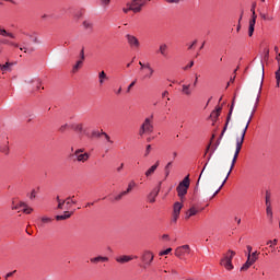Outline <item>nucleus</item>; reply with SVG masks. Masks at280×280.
Segmentation results:
<instances>
[{
    "label": "nucleus",
    "mask_w": 280,
    "mask_h": 280,
    "mask_svg": "<svg viewBox=\"0 0 280 280\" xmlns=\"http://www.w3.org/2000/svg\"><path fill=\"white\" fill-rule=\"evenodd\" d=\"M162 240H170V235L163 234V235H162Z\"/></svg>",
    "instance_id": "69168bd1"
},
{
    "label": "nucleus",
    "mask_w": 280,
    "mask_h": 280,
    "mask_svg": "<svg viewBox=\"0 0 280 280\" xmlns=\"http://www.w3.org/2000/svg\"><path fill=\"white\" fill-rule=\"evenodd\" d=\"M167 3H179L178 0H165Z\"/></svg>",
    "instance_id": "680f3d73"
},
{
    "label": "nucleus",
    "mask_w": 280,
    "mask_h": 280,
    "mask_svg": "<svg viewBox=\"0 0 280 280\" xmlns=\"http://www.w3.org/2000/svg\"><path fill=\"white\" fill-rule=\"evenodd\" d=\"M73 130H75L77 132H83L84 126L82 124H78L73 127Z\"/></svg>",
    "instance_id": "ea45409f"
},
{
    "label": "nucleus",
    "mask_w": 280,
    "mask_h": 280,
    "mask_svg": "<svg viewBox=\"0 0 280 280\" xmlns=\"http://www.w3.org/2000/svg\"><path fill=\"white\" fill-rule=\"evenodd\" d=\"M75 198V196H72V197H68L66 199V205L69 206V205H77L78 201L73 200Z\"/></svg>",
    "instance_id": "4c0bfd02"
},
{
    "label": "nucleus",
    "mask_w": 280,
    "mask_h": 280,
    "mask_svg": "<svg viewBox=\"0 0 280 280\" xmlns=\"http://www.w3.org/2000/svg\"><path fill=\"white\" fill-rule=\"evenodd\" d=\"M246 248H247V255H253V246L247 245Z\"/></svg>",
    "instance_id": "3c124183"
},
{
    "label": "nucleus",
    "mask_w": 280,
    "mask_h": 280,
    "mask_svg": "<svg viewBox=\"0 0 280 280\" xmlns=\"http://www.w3.org/2000/svg\"><path fill=\"white\" fill-rule=\"evenodd\" d=\"M102 136L105 137L107 143H113V140H110V136H108V133L102 131Z\"/></svg>",
    "instance_id": "79ce46f5"
},
{
    "label": "nucleus",
    "mask_w": 280,
    "mask_h": 280,
    "mask_svg": "<svg viewBox=\"0 0 280 280\" xmlns=\"http://www.w3.org/2000/svg\"><path fill=\"white\" fill-rule=\"evenodd\" d=\"M250 21H254V24L257 22V14L256 13H253Z\"/></svg>",
    "instance_id": "13d9d810"
},
{
    "label": "nucleus",
    "mask_w": 280,
    "mask_h": 280,
    "mask_svg": "<svg viewBox=\"0 0 280 280\" xmlns=\"http://www.w3.org/2000/svg\"><path fill=\"white\" fill-rule=\"evenodd\" d=\"M83 27H84V30H93V23H91L89 21H84Z\"/></svg>",
    "instance_id": "58836bf2"
},
{
    "label": "nucleus",
    "mask_w": 280,
    "mask_h": 280,
    "mask_svg": "<svg viewBox=\"0 0 280 280\" xmlns=\"http://www.w3.org/2000/svg\"><path fill=\"white\" fill-rule=\"evenodd\" d=\"M152 119H154V116L144 119L139 130L140 137H143L144 135H152V132H154V122Z\"/></svg>",
    "instance_id": "f03ea898"
},
{
    "label": "nucleus",
    "mask_w": 280,
    "mask_h": 280,
    "mask_svg": "<svg viewBox=\"0 0 280 280\" xmlns=\"http://www.w3.org/2000/svg\"><path fill=\"white\" fill-rule=\"evenodd\" d=\"M170 253H172V248H171V247L167 248L166 250L161 252L160 255H161V256H163V255H170Z\"/></svg>",
    "instance_id": "49530a36"
},
{
    "label": "nucleus",
    "mask_w": 280,
    "mask_h": 280,
    "mask_svg": "<svg viewBox=\"0 0 280 280\" xmlns=\"http://www.w3.org/2000/svg\"><path fill=\"white\" fill-rule=\"evenodd\" d=\"M32 211H34V209H32V208H25V209L23 210V213L30 214V213H32Z\"/></svg>",
    "instance_id": "603ef678"
},
{
    "label": "nucleus",
    "mask_w": 280,
    "mask_h": 280,
    "mask_svg": "<svg viewBox=\"0 0 280 280\" xmlns=\"http://www.w3.org/2000/svg\"><path fill=\"white\" fill-rule=\"evenodd\" d=\"M161 162L156 161L155 164H153L149 170H147V172L144 173V176H147V178H150V176H152V174L156 172Z\"/></svg>",
    "instance_id": "ddd939ff"
},
{
    "label": "nucleus",
    "mask_w": 280,
    "mask_h": 280,
    "mask_svg": "<svg viewBox=\"0 0 280 280\" xmlns=\"http://www.w3.org/2000/svg\"><path fill=\"white\" fill-rule=\"evenodd\" d=\"M265 205H266V207H271V205H270V192L269 191H266Z\"/></svg>",
    "instance_id": "e433bc0d"
},
{
    "label": "nucleus",
    "mask_w": 280,
    "mask_h": 280,
    "mask_svg": "<svg viewBox=\"0 0 280 280\" xmlns=\"http://www.w3.org/2000/svg\"><path fill=\"white\" fill-rule=\"evenodd\" d=\"M126 38H127V43L133 49H139V47H141V43H139V38H137L136 36L128 34L126 35Z\"/></svg>",
    "instance_id": "1a4fd4ad"
},
{
    "label": "nucleus",
    "mask_w": 280,
    "mask_h": 280,
    "mask_svg": "<svg viewBox=\"0 0 280 280\" xmlns=\"http://www.w3.org/2000/svg\"><path fill=\"white\" fill-rule=\"evenodd\" d=\"M51 223V218L43 217L39 226L43 228L45 224Z\"/></svg>",
    "instance_id": "7c9ffc66"
},
{
    "label": "nucleus",
    "mask_w": 280,
    "mask_h": 280,
    "mask_svg": "<svg viewBox=\"0 0 280 280\" xmlns=\"http://www.w3.org/2000/svg\"><path fill=\"white\" fill-rule=\"evenodd\" d=\"M133 187H137V183L135 180H130L127 189L125 190V194H127V195L130 194V191H132Z\"/></svg>",
    "instance_id": "a878e982"
},
{
    "label": "nucleus",
    "mask_w": 280,
    "mask_h": 280,
    "mask_svg": "<svg viewBox=\"0 0 280 280\" xmlns=\"http://www.w3.org/2000/svg\"><path fill=\"white\" fill-rule=\"evenodd\" d=\"M136 84H137V81L131 82V83L128 85V88H127V93H130L132 86H135Z\"/></svg>",
    "instance_id": "c03bdc74"
},
{
    "label": "nucleus",
    "mask_w": 280,
    "mask_h": 280,
    "mask_svg": "<svg viewBox=\"0 0 280 280\" xmlns=\"http://www.w3.org/2000/svg\"><path fill=\"white\" fill-rule=\"evenodd\" d=\"M151 150H152V145H151V144H148V145H147V149H145L144 156H148V155L150 154Z\"/></svg>",
    "instance_id": "37998d69"
},
{
    "label": "nucleus",
    "mask_w": 280,
    "mask_h": 280,
    "mask_svg": "<svg viewBox=\"0 0 280 280\" xmlns=\"http://www.w3.org/2000/svg\"><path fill=\"white\" fill-rule=\"evenodd\" d=\"M189 189V176H186L177 186V194L183 200L187 196V190Z\"/></svg>",
    "instance_id": "39448f33"
},
{
    "label": "nucleus",
    "mask_w": 280,
    "mask_h": 280,
    "mask_svg": "<svg viewBox=\"0 0 280 280\" xmlns=\"http://www.w3.org/2000/svg\"><path fill=\"white\" fill-rule=\"evenodd\" d=\"M142 261L147 264V266H150L152 261H154V255L150 252H144L142 255Z\"/></svg>",
    "instance_id": "f8f14e48"
},
{
    "label": "nucleus",
    "mask_w": 280,
    "mask_h": 280,
    "mask_svg": "<svg viewBox=\"0 0 280 280\" xmlns=\"http://www.w3.org/2000/svg\"><path fill=\"white\" fill-rule=\"evenodd\" d=\"M82 65H84V61L78 60L77 63L72 67V73H78V71L82 69Z\"/></svg>",
    "instance_id": "6ab92c4d"
},
{
    "label": "nucleus",
    "mask_w": 280,
    "mask_h": 280,
    "mask_svg": "<svg viewBox=\"0 0 280 280\" xmlns=\"http://www.w3.org/2000/svg\"><path fill=\"white\" fill-rule=\"evenodd\" d=\"M10 67H12V63L5 62L4 65H0L1 71H10Z\"/></svg>",
    "instance_id": "c9c22d12"
},
{
    "label": "nucleus",
    "mask_w": 280,
    "mask_h": 280,
    "mask_svg": "<svg viewBox=\"0 0 280 280\" xmlns=\"http://www.w3.org/2000/svg\"><path fill=\"white\" fill-rule=\"evenodd\" d=\"M198 74L195 75V81H194V86H196L198 84Z\"/></svg>",
    "instance_id": "e2e57ef3"
},
{
    "label": "nucleus",
    "mask_w": 280,
    "mask_h": 280,
    "mask_svg": "<svg viewBox=\"0 0 280 280\" xmlns=\"http://www.w3.org/2000/svg\"><path fill=\"white\" fill-rule=\"evenodd\" d=\"M14 272H16V270L7 273V275L4 276V279H10V277H12V275H14Z\"/></svg>",
    "instance_id": "6e6d98bb"
},
{
    "label": "nucleus",
    "mask_w": 280,
    "mask_h": 280,
    "mask_svg": "<svg viewBox=\"0 0 280 280\" xmlns=\"http://www.w3.org/2000/svg\"><path fill=\"white\" fill-rule=\"evenodd\" d=\"M233 106H235V101H233L231 107H230V112H229V115H228V118H226V122H225V126L221 132V136H220V139H222L224 137V132H226V128H229V121H231V115H233Z\"/></svg>",
    "instance_id": "9d476101"
},
{
    "label": "nucleus",
    "mask_w": 280,
    "mask_h": 280,
    "mask_svg": "<svg viewBox=\"0 0 280 280\" xmlns=\"http://www.w3.org/2000/svg\"><path fill=\"white\" fill-rule=\"evenodd\" d=\"M194 67V61H190L186 67H184V71H187V69H191Z\"/></svg>",
    "instance_id": "8fccbe9b"
},
{
    "label": "nucleus",
    "mask_w": 280,
    "mask_h": 280,
    "mask_svg": "<svg viewBox=\"0 0 280 280\" xmlns=\"http://www.w3.org/2000/svg\"><path fill=\"white\" fill-rule=\"evenodd\" d=\"M233 257H235V252L228 250L226 254L223 255V258L220 260V266H224L225 270H233L235 268L233 266Z\"/></svg>",
    "instance_id": "7ed1b4c3"
},
{
    "label": "nucleus",
    "mask_w": 280,
    "mask_h": 280,
    "mask_svg": "<svg viewBox=\"0 0 280 280\" xmlns=\"http://www.w3.org/2000/svg\"><path fill=\"white\" fill-rule=\"evenodd\" d=\"M254 32H255V20L249 21L248 36H253Z\"/></svg>",
    "instance_id": "c756f323"
},
{
    "label": "nucleus",
    "mask_w": 280,
    "mask_h": 280,
    "mask_svg": "<svg viewBox=\"0 0 280 280\" xmlns=\"http://www.w3.org/2000/svg\"><path fill=\"white\" fill-rule=\"evenodd\" d=\"M179 217H180L179 214H173L172 222H173L174 224H176V222H178V218H179Z\"/></svg>",
    "instance_id": "de8ad7c7"
},
{
    "label": "nucleus",
    "mask_w": 280,
    "mask_h": 280,
    "mask_svg": "<svg viewBox=\"0 0 280 280\" xmlns=\"http://www.w3.org/2000/svg\"><path fill=\"white\" fill-rule=\"evenodd\" d=\"M250 266H253V262H250V260H246V262L241 267V272H246Z\"/></svg>",
    "instance_id": "cd10ccee"
},
{
    "label": "nucleus",
    "mask_w": 280,
    "mask_h": 280,
    "mask_svg": "<svg viewBox=\"0 0 280 280\" xmlns=\"http://www.w3.org/2000/svg\"><path fill=\"white\" fill-rule=\"evenodd\" d=\"M0 36H8L9 38H16L13 33H9L5 28L0 27Z\"/></svg>",
    "instance_id": "4be33fe9"
},
{
    "label": "nucleus",
    "mask_w": 280,
    "mask_h": 280,
    "mask_svg": "<svg viewBox=\"0 0 280 280\" xmlns=\"http://www.w3.org/2000/svg\"><path fill=\"white\" fill-rule=\"evenodd\" d=\"M124 196H128V194L124 190L121 191L120 194H118L116 197H115V200L117 202H119V200H121V198H124Z\"/></svg>",
    "instance_id": "a19ab883"
},
{
    "label": "nucleus",
    "mask_w": 280,
    "mask_h": 280,
    "mask_svg": "<svg viewBox=\"0 0 280 280\" xmlns=\"http://www.w3.org/2000/svg\"><path fill=\"white\" fill-rule=\"evenodd\" d=\"M198 213V210L196 208H190L187 212H186V220H189V218H191L192 215H196Z\"/></svg>",
    "instance_id": "5701e85b"
},
{
    "label": "nucleus",
    "mask_w": 280,
    "mask_h": 280,
    "mask_svg": "<svg viewBox=\"0 0 280 280\" xmlns=\"http://www.w3.org/2000/svg\"><path fill=\"white\" fill-rule=\"evenodd\" d=\"M122 12L128 14V12H132V2H127L126 7L122 8Z\"/></svg>",
    "instance_id": "2f4dec72"
},
{
    "label": "nucleus",
    "mask_w": 280,
    "mask_h": 280,
    "mask_svg": "<svg viewBox=\"0 0 280 280\" xmlns=\"http://www.w3.org/2000/svg\"><path fill=\"white\" fill-rule=\"evenodd\" d=\"M90 261H91V264H100V261H102V262L108 261V257L97 256V257L91 258Z\"/></svg>",
    "instance_id": "f3484780"
},
{
    "label": "nucleus",
    "mask_w": 280,
    "mask_h": 280,
    "mask_svg": "<svg viewBox=\"0 0 280 280\" xmlns=\"http://www.w3.org/2000/svg\"><path fill=\"white\" fill-rule=\"evenodd\" d=\"M235 163H237V159L236 158H233L232 160V164H231V167H230V171L225 177V179L223 180L222 185L219 187V189L213 194L212 198H215V196H218V194H220L222 187H224V185H226V180H229V176H231V172H233V167H235Z\"/></svg>",
    "instance_id": "6e6552de"
},
{
    "label": "nucleus",
    "mask_w": 280,
    "mask_h": 280,
    "mask_svg": "<svg viewBox=\"0 0 280 280\" xmlns=\"http://www.w3.org/2000/svg\"><path fill=\"white\" fill-rule=\"evenodd\" d=\"M189 253H191L189 245H183L175 249V256L179 259H183L185 255H189Z\"/></svg>",
    "instance_id": "0eeeda50"
},
{
    "label": "nucleus",
    "mask_w": 280,
    "mask_h": 280,
    "mask_svg": "<svg viewBox=\"0 0 280 280\" xmlns=\"http://www.w3.org/2000/svg\"><path fill=\"white\" fill-rule=\"evenodd\" d=\"M191 84H188V85H182V93L184 94V95H191Z\"/></svg>",
    "instance_id": "aec40b11"
},
{
    "label": "nucleus",
    "mask_w": 280,
    "mask_h": 280,
    "mask_svg": "<svg viewBox=\"0 0 280 280\" xmlns=\"http://www.w3.org/2000/svg\"><path fill=\"white\" fill-rule=\"evenodd\" d=\"M20 49H21V51L24 50V54H28V55H32V54H34V51H36V48L33 47V46H31V47H21Z\"/></svg>",
    "instance_id": "393cba45"
},
{
    "label": "nucleus",
    "mask_w": 280,
    "mask_h": 280,
    "mask_svg": "<svg viewBox=\"0 0 280 280\" xmlns=\"http://www.w3.org/2000/svg\"><path fill=\"white\" fill-rule=\"evenodd\" d=\"M80 58L84 62V48L80 51Z\"/></svg>",
    "instance_id": "4d7b16f0"
},
{
    "label": "nucleus",
    "mask_w": 280,
    "mask_h": 280,
    "mask_svg": "<svg viewBox=\"0 0 280 280\" xmlns=\"http://www.w3.org/2000/svg\"><path fill=\"white\" fill-rule=\"evenodd\" d=\"M276 60H277L278 62H280V52L277 54Z\"/></svg>",
    "instance_id": "774afa93"
},
{
    "label": "nucleus",
    "mask_w": 280,
    "mask_h": 280,
    "mask_svg": "<svg viewBox=\"0 0 280 280\" xmlns=\"http://www.w3.org/2000/svg\"><path fill=\"white\" fill-rule=\"evenodd\" d=\"M89 153H84V149H77L69 158L75 163H86L90 159Z\"/></svg>",
    "instance_id": "20e7f679"
},
{
    "label": "nucleus",
    "mask_w": 280,
    "mask_h": 280,
    "mask_svg": "<svg viewBox=\"0 0 280 280\" xmlns=\"http://www.w3.org/2000/svg\"><path fill=\"white\" fill-rule=\"evenodd\" d=\"M103 5H108L110 3V0H101Z\"/></svg>",
    "instance_id": "052dcab7"
},
{
    "label": "nucleus",
    "mask_w": 280,
    "mask_h": 280,
    "mask_svg": "<svg viewBox=\"0 0 280 280\" xmlns=\"http://www.w3.org/2000/svg\"><path fill=\"white\" fill-rule=\"evenodd\" d=\"M67 128H69V125H68V124L62 125V126L59 128V132H65V130H67Z\"/></svg>",
    "instance_id": "a18cd8bd"
},
{
    "label": "nucleus",
    "mask_w": 280,
    "mask_h": 280,
    "mask_svg": "<svg viewBox=\"0 0 280 280\" xmlns=\"http://www.w3.org/2000/svg\"><path fill=\"white\" fill-rule=\"evenodd\" d=\"M161 185L162 183H159L158 188H154L151 194L149 195V202H156V196H159V192L161 191Z\"/></svg>",
    "instance_id": "9b49d317"
},
{
    "label": "nucleus",
    "mask_w": 280,
    "mask_h": 280,
    "mask_svg": "<svg viewBox=\"0 0 280 280\" xmlns=\"http://www.w3.org/2000/svg\"><path fill=\"white\" fill-rule=\"evenodd\" d=\"M220 113H222V107H217L215 110H213L211 113L210 117L219 118L220 117Z\"/></svg>",
    "instance_id": "473e14b6"
},
{
    "label": "nucleus",
    "mask_w": 280,
    "mask_h": 280,
    "mask_svg": "<svg viewBox=\"0 0 280 280\" xmlns=\"http://www.w3.org/2000/svg\"><path fill=\"white\" fill-rule=\"evenodd\" d=\"M172 165H173V162H168L165 167H164V172H165V177L167 178V176H170V172L172 170Z\"/></svg>",
    "instance_id": "c85d7f7f"
},
{
    "label": "nucleus",
    "mask_w": 280,
    "mask_h": 280,
    "mask_svg": "<svg viewBox=\"0 0 280 280\" xmlns=\"http://www.w3.org/2000/svg\"><path fill=\"white\" fill-rule=\"evenodd\" d=\"M266 213H267V218H269V221L272 222V218H273L272 206L266 207Z\"/></svg>",
    "instance_id": "bb28decb"
},
{
    "label": "nucleus",
    "mask_w": 280,
    "mask_h": 280,
    "mask_svg": "<svg viewBox=\"0 0 280 280\" xmlns=\"http://www.w3.org/2000/svg\"><path fill=\"white\" fill-rule=\"evenodd\" d=\"M131 5H132V12L133 14H139L150 3V0H131Z\"/></svg>",
    "instance_id": "423d86ee"
},
{
    "label": "nucleus",
    "mask_w": 280,
    "mask_h": 280,
    "mask_svg": "<svg viewBox=\"0 0 280 280\" xmlns=\"http://www.w3.org/2000/svg\"><path fill=\"white\" fill-rule=\"evenodd\" d=\"M183 209V203L180 202H175L173 206V214L174 215H180V210Z\"/></svg>",
    "instance_id": "dca6fc26"
},
{
    "label": "nucleus",
    "mask_w": 280,
    "mask_h": 280,
    "mask_svg": "<svg viewBox=\"0 0 280 280\" xmlns=\"http://www.w3.org/2000/svg\"><path fill=\"white\" fill-rule=\"evenodd\" d=\"M167 95H170V92H167V91H164V92L162 93V97H167Z\"/></svg>",
    "instance_id": "0e129e2a"
},
{
    "label": "nucleus",
    "mask_w": 280,
    "mask_h": 280,
    "mask_svg": "<svg viewBox=\"0 0 280 280\" xmlns=\"http://www.w3.org/2000/svg\"><path fill=\"white\" fill-rule=\"evenodd\" d=\"M132 259H137V256L132 257V256H119L116 258V261L118 264H128V261H132Z\"/></svg>",
    "instance_id": "4468645a"
},
{
    "label": "nucleus",
    "mask_w": 280,
    "mask_h": 280,
    "mask_svg": "<svg viewBox=\"0 0 280 280\" xmlns=\"http://www.w3.org/2000/svg\"><path fill=\"white\" fill-rule=\"evenodd\" d=\"M104 80H108V75H106V72L101 71L98 73V83L102 86V84H104Z\"/></svg>",
    "instance_id": "412c9836"
},
{
    "label": "nucleus",
    "mask_w": 280,
    "mask_h": 280,
    "mask_svg": "<svg viewBox=\"0 0 280 280\" xmlns=\"http://www.w3.org/2000/svg\"><path fill=\"white\" fill-rule=\"evenodd\" d=\"M34 198H36V190L33 189L31 192L30 199L34 200Z\"/></svg>",
    "instance_id": "864d4df0"
},
{
    "label": "nucleus",
    "mask_w": 280,
    "mask_h": 280,
    "mask_svg": "<svg viewBox=\"0 0 280 280\" xmlns=\"http://www.w3.org/2000/svg\"><path fill=\"white\" fill-rule=\"evenodd\" d=\"M56 200L58 202L57 209H63L65 202L67 203V200H61L60 197H57Z\"/></svg>",
    "instance_id": "f704fd0d"
},
{
    "label": "nucleus",
    "mask_w": 280,
    "mask_h": 280,
    "mask_svg": "<svg viewBox=\"0 0 280 280\" xmlns=\"http://www.w3.org/2000/svg\"><path fill=\"white\" fill-rule=\"evenodd\" d=\"M196 43H198V40L192 42V44L188 47V49H194V45H196Z\"/></svg>",
    "instance_id": "338daca9"
},
{
    "label": "nucleus",
    "mask_w": 280,
    "mask_h": 280,
    "mask_svg": "<svg viewBox=\"0 0 280 280\" xmlns=\"http://www.w3.org/2000/svg\"><path fill=\"white\" fill-rule=\"evenodd\" d=\"M233 82H235V75L230 79V82L228 83L226 89H229V86H231Z\"/></svg>",
    "instance_id": "5fc2aeb1"
},
{
    "label": "nucleus",
    "mask_w": 280,
    "mask_h": 280,
    "mask_svg": "<svg viewBox=\"0 0 280 280\" xmlns=\"http://www.w3.org/2000/svg\"><path fill=\"white\" fill-rule=\"evenodd\" d=\"M159 51L161 56H164V57L167 56V44H161Z\"/></svg>",
    "instance_id": "b1692460"
},
{
    "label": "nucleus",
    "mask_w": 280,
    "mask_h": 280,
    "mask_svg": "<svg viewBox=\"0 0 280 280\" xmlns=\"http://www.w3.org/2000/svg\"><path fill=\"white\" fill-rule=\"evenodd\" d=\"M277 238H275L273 241H268L267 244H270V248H272V246H277Z\"/></svg>",
    "instance_id": "09e8293b"
},
{
    "label": "nucleus",
    "mask_w": 280,
    "mask_h": 280,
    "mask_svg": "<svg viewBox=\"0 0 280 280\" xmlns=\"http://www.w3.org/2000/svg\"><path fill=\"white\" fill-rule=\"evenodd\" d=\"M71 215H73V212L65 211L63 214L56 215V220H58V221H60V220H69V218H71Z\"/></svg>",
    "instance_id": "a211bd4d"
},
{
    "label": "nucleus",
    "mask_w": 280,
    "mask_h": 280,
    "mask_svg": "<svg viewBox=\"0 0 280 280\" xmlns=\"http://www.w3.org/2000/svg\"><path fill=\"white\" fill-rule=\"evenodd\" d=\"M259 252H253L252 254H247V260L250 262V264H255L257 261V259H259Z\"/></svg>",
    "instance_id": "2eb2a0df"
},
{
    "label": "nucleus",
    "mask_w": 280,
    "mask_h": 280,
    "mask_svg": "<svg viewBox=\"0 0 280 280\" xmlns=\"http://www.w3.org/2000/svg\"><path fill=\"white\" fill-rule=\"evenodd\" d=\"M93 137H102V132L100 133V131H93Z\"/></svg>",
    "instance_id": "bf43d9fd"
},
{
    "label": "nucleus",
    "mask_w": 280,
    "mask_h": 280,
    "mask_svg": "<svg viewBox=\"0 0 280 280\" xmlns=\"http://www.w3.org/2000/svg\"><path fill=\"white\" fill-rule=\"evenodd\" d=\"M145 69H148L150 72L144 78H152V75H154V68H152V66H150V63H147Z\"/></svg>",
    "instance_id": "72a5a7b5"
},
{
    "label": "nucleus",
    "mask_w": 280,
    "mask_h": 280,
    "mask_svg": "<svg viewBox=\"0 0 280 280\" xmlns=\"http://www.w3.org/2000/svg\"><path fill=\"white\" fill-rule=\"evenodd\" d=\"M253 115H255V110L249 116V118L247 120V124H246L245 128L242 131L241 138L240 137L236 138V149H235L236 154H240V152H242V145H244V139H246V132L248 131V127L250 126V121H253Z\"/></svg>",
    "instance_id": "f257e3e1"
}]
</instances>
